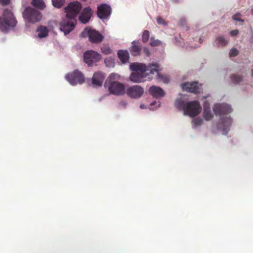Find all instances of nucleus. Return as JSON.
I'll list each match as a JSON object with an SVG mask.
<instances>
[{
  "instance_id": "nucleus-1",
  "label": "nucleus",
  "mask_w": 253,
  "mask_h": 253,
  "mask_svg": "<svg viewBox=\"0 0 253 253\" xmlns=\"http://www.w3.org/2000/svg\"><path fill=\"white\" fill-rule=\"evenodd\" d=\"M132 71H139L131 74L130 80L136 83L144 82L153 79L152 75L157 74L158 78L161 79L162 76L159 73L160 70L158 64H149L147 66L144 64L133 63L130 65Z\"/></svg>"
},
{
  "instance_id": "nucleus-2",
  "label": "nucleus",
  "mask_w": 253,
  "mask_h": 253,
  "mask_svg": "<svg viewBox=\"0 0 253 253\" xmlns=\"http://www.w3.org/2000/svg\"><path fill=\"white\" fill-rule=\"evenodd\" d=\"M16 24L17 21L11 11L7 9L4 10L2 17H0V29L1 31H7L9 27H14Z\"/></svg>"
},
{
  "instance_id": "nucleus-3",
  "label": "nucleus",
  "mask_w": 253,
  "mask_h": 253,
  "mask_svg": "<svg viewBox=\"0 0 253 253\" xmlns=\"http://www.w3.org/2000/svg\"><path fill=\"white\" fill-rule=\"evenodd\" d=\"M23 17L29 22L35 23L41 20L42 15L39 11L28 7L23 12Z\"/></svg>"
},
{
  "instance_id": "nucleus-4",
  "label": "nucleus",
  "mask_w": 253,
  "mask_h": 253,
  "mask_svg": "<svg viewBox=\"0 0 253 253\" xmlns=\"http://www.w3.org/2000/svg\"><path fill=\"white\" fill-rule=\"evenodd\" d=\"M185 114L191 117L197 116L201 111V107L198 101L195 100L187 103L184 108Z\"/></svg>"
},
{
  "instance_id": "nucleus-5",
  "label": "nucleus",
  "mask_w": 253,
  "mask_h": 253,
  "mask_svg": "<svg viewBox=\"0 0 253 253\" xmlns=\"http://www.w3.org/2000/svg\"><path fill=\"white\" fill-rule=\"evenodd\" d=\"M65 78L69 83L73 85H75L77 84H82L85 81L84 75L78 70L67 74Z\"/></svg>"
},
{
  "instance_id": "nucleus-6",
  "label": "nucleus",
  "mask_w": 253,
  "mask_h": 253,
  "mask_svg": "<svg viewBox=\"0 0 253 253\" xmlns=\"http://www.w3.org/2000/svg\"><path fill=\"white\" fill-rule=\"evenodd\" d=\"M83 37L88 36L89 41L94 43H98L102 42L104 39V37L98 31L95 30L88 29L85 28L82 33Z\"/></svg>"
},
{
  "instance_id": "nucleus-7",
  "label": "nucleus",
  "mask_w": 253,
  "mask_h": 253,
  "mask_svg": "<svg viewBox=\"0 0 253 253\" xmlns=\"http://www.w3.org/2000/svg\"><path fill=\"white\" fill-rule=\"evenodd\" d=\"M81 4L77 1L69 3L65 9L66 17L74 18L77 16L82 9Z\"/></svg>"
},
{
  "instance_id": "nucleus-8",
  "label": "nucleus",
  "mask_w": 253,
  "mask_h": 253,
  "mask_svg": "<svg viewBox=\"0 0 253 253\" xmlns=\"http://www.w3.org/2000/svg\"><path fill=\"white\" fill-rule=\"evenodd\" d=\"M84 61L89 66H92L94 63L99 61L101 58V55L96 51L88 50L84 54Z\"/></svg>"
},
{
  "instance_id": "nucleus-9",
  "label": "nucleus",
  "mask_w": 253,
  "mask_h": 253,
  "mask_svg": "<svg viewBox=\"0 0 253 253\" xmlns=\"http://www.w3.org/2000/svg\"><path fill=\"white\" fill-rule=\"evenodd\" d=\"M104 86L108 89L110 93L115 95H123L126 92L124 85L120 82L109 84L105 83Z\"/></svg>"
},
{
  "instance_id": "nucleus-10",
  "label": "nucleus",
  "mask_w": 253,
  "mask_h": 253,
  "mask_svg": "<svg viewBox=\"0 0 253 253\" xmlns=\"http://www.w3.org/2000/svg\"><path fill=\"white\" fill-rule=\"evenodd\" d=\"M75 19L66 17L60 24V30L64 33L65 35L68 34L75 28Z\"/></svg>"
},
{
  "instance_id": "nucleus-11",
  "label": "nucleus",
  "mask_w": 253,
  "mask_h": 253,
  "mask_svg": "<svg viewBox=\"0 0 253 253\" xmlns=\"http://www.w3.org/2000/svg\"><path fill=\"white\" fill-rule=\"evenodd\" d=\"M144 92V88L140 85H135L127 88L126 93L128 96L132 98H140Z\"/></svg>"
},
{
  "instance_id": "nucleus-12",
  "label": "nucleus",
  "mask_w": 253,
  "mask_h": 253,
  "mask_svg": "<svg viewBox=\"0 0 253 253\" xmlns=\"http://www.w3.org/2000/svg\"><path fill=\"white\" fill-rule=\"evenodd\" d=\"M213 111L216 115L221 117V116L223 115L230 113L232 111V109L231 107L227 104L218 103L214 105L213 108Z\"/></svg>"
},
{
  "instance_id": "nucleus-13",
  "label": "nucleus",
  "mask_w": 253,
  "mask_h": 253,
  "mask_svg": "<svg viewBox=\"0 0 253 253\" xmlns=\"http://www.w3.org/2000/svg\"><path fill=\"white\" fill-rule=\"evenodd\" d=\"M111 8L109 5L102 4L97 7V15L99 18L104 19L111 14Z\"/></svg>"
},
{
  "instance_id": "nucleus-14",
  "label": "nucleus",
  "mask_w": 253,
  "mask_h": 253,
  "mask_svg": "<svg viewBox=\"0 0 253 253\" xmlns=\"http://www.w3.org/2000/svg\"><path fill=\"white\" fill-rule=\"evenodd\" d=\"M93 11L89 6L84 8L79 16V20L83 24H86L90 20Z\"/></svg>"
},
{
  "instance_id": "nucleus-15",
  "label": "nucleus",
  "mask_w": 253,
  "mask_h": 253,
  "mask_svg": "<svg viewBox=\"0 0 253 253\" xmlns=\"http://www.w3.org/2000/svg\"><path fill=\"white\" fill-rule=\"evenodd\" d=\"M182 90L189 92L198 93L200 92V88L198 83L196 82L189 83L186 82L181 84Z\"/></svg>"
},
{
  "instance_id": "nucleus-16",
  "label": "nucleus",
  "mask_w": 253,
  "mask_h": 253,
  "mask_svg": "<svg viewBox=\"0 0 253 253\" xmlns=\"http://www.w3.org/2000/svg\"><path fill=\"white\" fill-rule=\"evenodd\" d=\"M105 74L101 71L95 72L92 77L91 83L94 86H101L105 79Z\"/></svg>"
},
{
  "instance_id": "nucleus-17",
  "label": "nucleus",
  "mask_w": 253,
  "mask_h": 253,
  "mask_svg": "<svg viewBox=\"0 0 253 253\" xmlns=\"http://www.w3.org/2000/svg\"><path fill=\"white\" fill-rule=\"evenodd\" d=\"M221 124H219L217 127L219 129H220L223 131V133H227V131L229 130V127L232 124V120L231 118L229 117H227L224 119H221Z\"/></svg>"
},
{
  "instance_id": "nucleus-18",
  "label": "nucleus",
  "mask_w": 253,
  "mask_h": 253,
  "mask_svg": "<svg viewBox=\"0 0 253 253\" xmlns=\"http://www.w3.org/2000/svg\"><path fill=\"white\" fill-rule=\"evenodd\" d=\"M149 92L151 95L155 98H161L163 97L165 94V91L160 87L153 85L149 89Z\"/></svg>"
},
{
  "instance_id": "nucleus-19",
  "label": "nucleus",
  "mask_w": 253,
  "mask_h": 253,
  "mask_svg": "<svg viewBox=\"0 0 253 253\" xmlns=\"http://www.w3.org/2000/svg\"><path fill=\"white\" fill-rule=\"evenodd\" d=\"M141 50L142 46L139 42L134 41L131 42L130 52L132 55L134 56L139 55Z\"/></svg>"
},
{
  "instance_id": "nucleus-20",
  "label": "nucleus",
  "mask_w": 253,
  "mask_h": 253,
  "mask_svg": "<svg viewBox=\"0 0 253 253\" xmlns=\"http://www.w3.org/2000/svg\"><path fill=\"white\" fill-rule=\"evenodd\" d=\"M118 55L119 59L123 63H126L129 60V55L128 52L125 50H119Z\"/></svg>"
},
{
  "instance_id": "nucleus-21",
  "label": "nucleus",
  "mask_w": 253,
  "mask_h": 253,
  "mask_svg": "<svg viewBox=\"0 0 253 253\" xmlns=\"http://www.w3.org/2000/svg\"><path fill=\"white\" fill-rule=\"evenodd\" d=\"M203 116L206 121H210L212 118V115L210 109L209 104L207 102H205L204 104Z\"/></svg>"
},
{
  "instance_id": "nucleus-22",
  "label": "nucleus",
  "mask_w": 253,
  "mask_h": 253,
  "mask_svg": "<svg viewBox=\"0 0 253 253\" xmlns=\"http://www.w3.org/2000/svg\"><path fill=\"white\" fill-rule=\"evenodd\" d=\"M37 32L38 37L40 38H45L48 35V30L46 27L40 26L38 27Z\"/></svg>"
},
{
  "instance_id": "nucleus-23",
  "label": "nucleus",
  "mask_w": 253,
  "mask_h": 253,
  "mask_svg": "<svg viewBox=\"0 0 253 253\" xmlns=\"http://www.w3.org/2000/svg\"><path fill=\"white\" fill-rule=\"evenodd\" d=\"M120 78V76L116 73H111L105 83L109 84H115L119 82V80Z\"/></svg>"
},
{
  "instance_id": "nucleus-24",
  "label": "nucleus",
  "mask_w": 253,
  "mask_h": 253,
  "mask_svg": "<svg viewBox=\"0 0 253 253\" xmlns=\"http://www.w3.org/2000/svg\"><path fill=\"white\" fill-rule=\"evenodd\" d=\"M216 44L218 47L224 46L228 42V41L225 39L224 36H219L216 37L215 39Z\"/></svg>"
},
{
  "instance_id": "nucleus-25",
  "label": "nucleus",
  "mask_w": 253,
  "mask_h": 253,
  "mask_svg": "<svg viewBox=\"0 0 253 253\" xmlns=\"http://www.w3.org/2000/svg\"><path fill=\"white\" fill-rule=\"evenodd\" d=\"M33 6L40 9H43L45 7V4L42 0H32V2Z\"/></svg>"
},
{
  "instance_id": "nucleus-26",
  "label": "nucleus",
  "mask_w": 253,
  "mask_h": 253,
  "mask_svg": "<svg viewBox=\"0 0 253 253\" xmlns=\"http://www.w3.org/2000/svg\"><path fill=\"white\" fill-rule=\"evenodd\" d=\"M230 79L233 84H237L242 81L243 77L238 74H232L230 76Z\"/></svg>"
},
{
  "instance_id": "nucleus-27",
  "label": "nucleus",
  "mask_w": 253,
  "mask_h": 253,
  "mask_svg": "<svg viewBox=\"0 0 253 253\" xmlns=\"http://www.w3.org/2000/svg\"><path fill=\"white\" fill-rule=\"evenodd\" d=\"M102 53L104 54L108 55L112 53V50L110 48L109 46L107 44H103L101 47Z\"/></svg>"
},
{
  "instance_id": "nucleus-28",
  "label": "nucleus",
  "mask_w": 253,
  "mask_h": 253,
  "mask_svg": "<svg viewBox=\"0 0 253 253\" xmlns=\"http://www.w3.org/2000/svg\"><path fill=\"white\" fill-rule=\"evenodd\" d=\"M104 62L106 66L108 67L111 68L115 66V63L114 60L112 58H106L104 60Z\"/></svg>"
},
{
  "instance_id": "nucleus-29",
  "label": "nucleus",
  "mask_w": 253,
  "mask_h": 253,
  "mask_svg": "<svg viewBox=\"0 0 253 253\" xmlns=\"http://www.w3.org/2000/svg\"><path fill=\"white\" fill-rule=\"evenodd\" d=\"M162 42L159 40H156L154 37H151L150 39V45L151 46H158L162 45Z\"/></svg>"
},
{
  "instance_id": "nucleus-30",
  "label": "nucleus",
  "mask_w": 253,
  "mask_h": 253,
  "mask_svg": "<svg viewBox=\"0 0 253 253\" xmlns=\"http://www.w3.org/2000/svg\"><path fill=\"white\" fill-rule=\"evenodd\" d=\"M53 5L58 8L61 7L64 2L65 0H51Z\"/></svg>"
},
{
  "instance_id": "nucleus-31",
  "label": "nucleus",
  "mask_w": 253,
  "mask_h": 253,
  "mask_svg": "<svg viewBox=\"0 0 253 253\" xmlns=\"http://www.w3.org/2000/svg\"><path fill=\"white\" fill-rule=\"evenodd\" d=\"M150 38V32L148 30L144 31L142 36V41L143 42L146 43Z\"/></svg>"
},
{
  "instance_id": "nucleus-32",
  "label": "nucleus",
  "mask_w": 253,
  "mask_h": 253,
  "mask_svg": "<svg viewBox=\"0 0 253 253\" xmlns=\"http://www.w3.org/2000/svg\"><path fill=\"white\" fill-rule=\"evenodd\" d=\"M178 24L179 26L184 28L186 31L189 30V27L186 25V20L185 18L180 19Z\"/></svg>"
},
{
  "instance_id": "nucleus-33",
  "label": "nucleus",
  "mask_w": 253,
  "mask_h": 253,
  "mask_svg": "<svg viewBox=\"0 0 253 253\" xmlns=\"http://www.w3.org/2000/svg\"><path fill=\"white\" fill-rule=\"evenodd\" d=\"M193 125L195 126H201L203 123V120L202 119L200 118H197L195 119H194L192 121Z\"/></svg>"
},
{
  "instance_id": "nucleus-34",
  "label": "nucleus",
  "mask_w": 253,
  "mask_h": 253,
  "mask_svg": "<svg viewBox=\"0 0 253 253\" xmlns=\"http://www.w3.org/2000/svg\"><path fill=\"white\" fill-rule=\"evenodd\" d=\"M239 54V51L235 48H232L229 51L230 57H235Z\"/></svg>"
},
{
  "instance_id": "nucleus-35",
  "label": "nucleus",
  "mask_w": 253,
  "mask_h": 253,
  "mask_svg": "<svg viewBox=\"0 0 253 253\" xmlns=\"http://www.w3.org/2000/svg\"><path fill=\"white\" fill-rule=\"evenodd\" d=\"M240 16H241L240 13H236L235 14H234L233 16V17H232L233 19L235 21H237L243 22L244 21V20L243 19H242L240 18Z\"/></svg>"
},
{
  "instance_id": "nucleus-36",
  "label": "nucleus",
  "mask_w": 253,
  "mask_h": 253,
  "mask_svg": "<svg viewBox=\"0 0 253 253\" xmlns=\"http://www.w3.org/2000/svg\"><path fill=\"white\" fill-rule=\"evenodd\" d=\"M157 22L159 25H166L165 21L161 17H158L157 18Z\"/></svg>"
},
{
  "instance_id": "nucleus-37",
  "label": "nucleus",
  "mask_w": 253,
  "mask_h": 253,
  "mask_svg": "<svg viewBox=\"0 0 253 253\" xmlns=\"http://www.w3.org/2000/svg\"><path fill=\"white\" fill-rule=\"evenodd\" d=\"M176 106L179 109H180L182 107L184 108L185 107L184 106V102L181 101H179L176 102Z\"/></svg>"
},
{
  "instance_id": "nucleus-38",
  "label": "nucleus",
  "mask_w": 253,
  "mask_h": 253,
  "mask_svg": "<svg viewBox=\"0 0 253 253\" xmlns=\"http://www.w3.org/2000/svg\"><path fill=\"white\" fill-rule=\"evenodd\" d=\"M143 50L144 53L147 56H149L150 55V51L147 47H144Z\"/></svg>"
},
{
  "instance_id": "nucleus-39",
  "label": "nucleus",
  "mask_w": 253,
  "mask_h": 253,
  "mask_svg": "<svg viewBox=\"0 0 253 253\" xmlns=\"http://www.w3.org/2000/svg\"><path fill=\"white\" fill-rule=\"evenodd\" d=\"M10 0H0V3L3 5H7L9 4Z\"/></svg>"
},
{
  "instance_id": "nucleus-40",
  "label": "nucleus",
  "mask_w": 253,
  "mask_h": 253,
  "mask_svg": "<svg viewBox=\"0 0 253 253\" xmlns=\"http://www.w3.org/2000/svg\"><path fill=\"white\" fill-rule=\"evenodd\" d=\"M239 34V31L238 30H234L230 32V35L232 36H237Z\"/></svg>"
},
{
  "instance_id": "nucleus-41",
  "label": "nucleus",
  "mask_w": 253,
  "mask_h": 253,
  "mask_svg": "<svg viewBox=\"0 0 253 253\" xmlns=\"http://www.w3.org/2000/svg\"><path fill=\"white\" fill-rule=\"evenodd\" d=\"M140 108L141 109H144L145 108V105H143V104H141L140 106Z\"/></svg>"
},
{
  "instance_id": "nucleus-42",
  "label": "nucleus",
  "mask_w": 253,
  "mask_h": 253,
  "mask_svg": "<svg viewBox=\"0 0 253 253\" xmlns=\"http://www.w3.org/2000/svg\"><path fill=\"white\" fill-rule=\"evenodd\" d=\"M155 103H156V102H155V101L153 102H152V103L150 104V105H151V106L154 105Z\"/></svg>"
},
{
  "instance_id": "nucleus-43",
  "label": "nucleus",
  "mask_w": 253,
  "mask_h": 253,
  "mask_svg": "<svg viewBox=\"0 0 253 253\" xmlns=\"http://www.w3.org/2000/svg\"><path fill=\"white\" fill-rule=\"evenodd\" d=\"M199 40H200V43H202V42H203L202 39L200 38V39H199Z\"/></svg>"
},
{
  "instance_id": "nucleus-44",
  "label": "nucleus",
  "mask_w": 253,
  "mask_h": 253,
  "mask_svg": "<svg viewBox=\"0 0 253 253\" xmlns=\"http://www.w3.org/2000/svg\"><path fill=\"white\" fill-rule=\"evenodd\" d=\"M252 14L253 15V7L251 9Z\"/></svg>"
},
{
  "instance_id": "nucleus-45",
  "label": "nucleus",
  "mask_w": 253,
  "mask_h": 253,
  "mask_svg": "<svg viewBox=\"0 0 253 253\" xmlns=\"http://www.w3.org/2000/svg\"><path fill=\"white\" fill-rule=\"evenodd\" d=\"M167 79L164 81V82L167 83Z\"/></svg>"
},
{
  "instance_id": "nucleus-46",
  "label": "nucleus",
  "mask_w": 253,
  "mask_h": 253,
  "mask_svg": "<svg viewBox=\"0 0 253 253\" xmlns=\"http://www.w3.org/2000/svg\"><path fill=\"white\" fill-rule=\"evenodd\" d=\"M252 76L253 75V70H252Z\"/></svg>"
}]
</instances>
